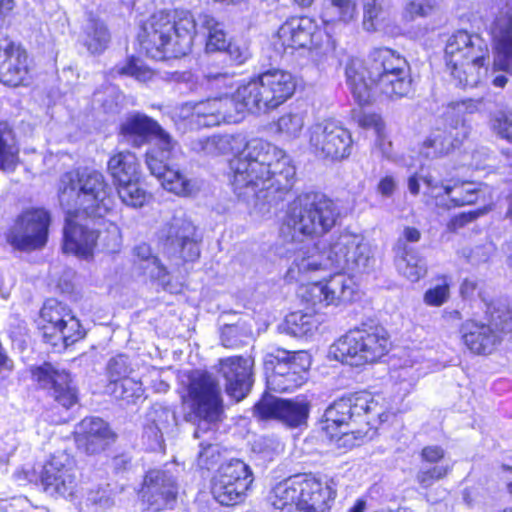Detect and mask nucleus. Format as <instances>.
<instances>
[{
	"label": "nucleus",
	"mask_w": 512,
	"mask_h": 512,
	"mask_svg": "<svg viewBox=\"0 0 512 512\" xmlns=\"http://www.w3.org/2000/svg\"><path fill=\"white\" fill-rule=\"evenodd\" d=\"M191 149L212 157L234 154L229 163L231 184L246 202L276 205L293 186L296 170L290 156L268 141H247L241 134L213 135L193 140Z\"/></svg>",
	"instance_id": "obj_1"
},
{
	"label": "nucleus",
	"mask_w": 512,
	"mask_h": 512,
	"mask_svg": "<svg viewBox=\"0 0 512 512\" xmlns=\"http://www.w3.org/2000/svg\"><path fill=\"white\" fill-rule=\"evenodd\" d=\"M207 36L206 52L224 51L229 41L224 25L212 15L203 13L194 18L184 9L159 11L144 24L138 39L147 56L155 60L178 58L186 55L197 33Z\"/></svg>",
	"instance_id": "obj_2"
},
{
	"label": "nucleus",
	"mask_w": 512,
	"mask_h": 512,
	"mask_svg": "<svg viewBox=\"0 0 512 512\" xmlns=\"http://www.w3.org/2000/svg\"><path fill=\"white\" fill-rule=\"evenodd\" d=\"M374 264L371 247L363 236L345 231L331 236L328 245L318 243L300 247L285 279L304 284L329 269L358 275L368 273Z\"/></svg>",
	"instance_id": "obj_3"
},
{
	"label": "nucleus",
	"mask_w": 512,
	"mask_h": 512,
	"mask_svg": "<svg viewBox=\"0 0 512 512\" xmlns=\"http://www.w3.org/2000/svg\"><path fill=\"white\" fill-rule=\"evenodd\" d=\"M188 395L194 418L198 420L194 438L201 439L208 435L199 443L197 464L200 468L209 470L221 457L219 445L210 441L222 412L221 390L210 374L195 371L190 376Z\"/></svg>",
	"instance_id": "obj_4"
},
{
	"label": "nucleus",
	"mask_w": 512,
	"mask_h": 512,
	"mask_svg": "<svg viewBox=\"0 0 512 512\" xmlns=\"http://www.w3.org/2000/svg\"><path fill=\"white\" fill-rule=\"evenodd\" d=\"M341 216L335 200L321 192H307L299 195L290 206L280 229L281 238L296 245V251L304 246L300 237H321L336 226Z\"/></svg>",
	"instance_id": "obj_5"
},
{
	"label": "nucleus",
	"mask_w": 512,
	"mask_h": 512,
	"mask_svg": "<svg viewBox=\"0 0 512 512\" xmlns=\"http://www.w3.org/2000/svg\"><path fill=\"white\" fill-rule=\"evenodd\" d=\"M111 187L96 170L70 171L60 178L58 198L65 213L100 222L111 210Z\"/></svg>",
	"instance_id": "obj_6"
},
{
	"label": "nucleus",
	"mask_w": 512,
	"mask_h": 512,
	"mask_svg": "<svg viewBox=\"0 0 512 512\" xmlns=\"http://www.w3.org/2000/svg\"><path fill=\"white\" fill-rule=\"evenodd\" d=\"M336 495L332 480L295 475L276 484L270 501L280 512H330Z\"/></svg>",
	"instance_id": "obj_7"
},
{
	"label": "nucleus",
	"mask_w": 512,
	"mask_h": 512,
	"mask_svg": "<svg viewBox=\"0 0 512 512\" xmlns=\"http://www.w3.org/2000/svg\"><path fill=\"white\" fill-rule=\"evenodd\" d=\"M447 68L462 87H475L487 74L489 48L478 34L459 30L451 35L445 46Z\"/></svg>",
	"instance_id": "obj_8"
},
{
	"label": "nucleus",
	"mask_w": 512,
	"mask_h": 512,
	"mask_svg": "<svg viewBox=\"0 0 512 512\" xmlns=\"http://www.w3.org/2000/svg\"><path fill=\"white\" fill-rule=\"evenodd\" d=\"M410 68L408 61L399 52L387 47L374 48L368 62L359 58H351L346 64L347 83L359 104L370 100V90L375 81L393 72L405 73Z\"/></svg>",
	"instance_id": "obj_9"
},
{
	"label": "nucleus",
	"mask_w": 512,
	"mask_h": 512,
	"mask_svg": "<svg viewBox=\"0 0 512 512\" xmlns=\"http://www.w3.org/2000/svg\"><path fill=\"white\" fill-rule=\"evenodd\" d=\"M296 83L291 73L279 69L268 70L256 79L240 85L235 100L241 109L250 112H266L290 98Z\"/></svg>",
	"instance_id": "obj_10"
},
{
	"label": "nucleus",
	"mask_w": 512,
	"mask_h": 512,
	"mask_svg": "<svg viewBox=\"0 0 512 512\" xmlns=\"http://www.w3.org/2000/svg\"><path fill=\"white\" fill-rule=\"evenodd\" d=\"M389 337L378 325L364 324L348 331L330 348L334 358L350 366L374 363L389 351Z\"/></svg>",
	"instance_id": "obj_11"
},
{
	"label": "nucleus",
	"mask_w": 512,
	"mask_h": 512,
	"mask_svg": "<svg viewBox=\"0 0 512 512\" xmlns=\"http://www.w3.org/2000/svg\"><path fill=\"white\" fill-rule=\"evenodd\" d=\"M40 317L44 341L58 351L66 349L85 336L79 319L66 304L57 299L45 301Z\"/></svg>",
	"instance_id": "obj_12"
},
{
	"label": "nucleus",
	"mask_w": 512,
	"mask_h": 512,
	"mask_svg": "<svg viewBox=\"0 0 512 512\" xmlns=\"http://www.w3.org/2000/svg\"><path fill=\"white\" fill-rule=\"evenodd\" d=\"M380 416V407L368 394L351 395L334 401L324 412V429L337 437L336 430L352 423L364 422L369 425L372 416Z\"/></svg>",
	"instance_id": "obj_13"
},
{
	"label": "nucleus",
	"mask_w": 512,
	"mask_h": 512,
	"mask_svg": "<svg viewBox=\"0 0 512 512\" xmlns=\"http://www.w3.org/2000/svg\"><path fill=\"white\" fill-rule=\"evenodd\" d=\"M308 366V356L303 352L290 353L284 349H276L268 353L265 367L272 370L267 377L269 389L279 393L292 391L304 383Z\"/></svg>",
	"instance_id": "obj_14"
},
{
	"label": "nucleus",
	"mask_w": 512,
	"mask_h": 512,
	"mask_svg": "<svg viewBox=\"0 0 512 512\" xmlns=\"http://www.w3.org/2000/svg\"><path fill=\"white\" fill-rule=\"evenodd\" d=\"M253 482L250 467L239 459L222 464L212 479L211 493L223 506H234L244 501Z\"/></svg>",
	"instance_id": "obj_15"
},
{
	"label": "nucleus",
	"mask_w": 512,
	"mask_h": 512,
	"mask_svg": "<svg viewBox=\"0 0 512 512\" xmlns=\"http://www.w3.org/2000/svg\"><path fill=\"white\" fill-rule=\"evenodd\" d=\"M308 142L313 153L324 159L342 160L351 154L352 137L339 122L325 119L308 128Z\"/></svg>",
	"instance_id": "obj_16"
},
{
	"label": "nucleus",
	"mask_w": 512,
	"mask_h": 512,
	"mask_svg": "<svg viewBox=\"0 0 512 512\" xmlns=\"http://www.w3.org/2000/svg\"><path fill=\"white\" fill-rule=\"evenodd\" d=\"M49 224L50 215L46 210H26L6 230V242L20 251L42 248L47 242Z\"/></svg>",
	"instance_id": "obj_17"
},
{
	"label": "nucleus",
	"mask_w": 512,
	"mask_h": 512,
	"mask_svg": "<svg viewBox=\"0 0 512 512\" xmlns=\"http://www.w3.org/2000/svg\"><path fill=\"white\" fill-rule=\"evenodd\" d=\"M159 239L170 257L193 262L200 256L197 228L184 215L173 216L159 231Z\"/></svg>",
	"instance_id": "obj_18"
},
{
	"label": "nucleus",
	"mask_w": 512,
	"mask_h": 512,
	"mask_svg": "<svg viewBox=\"0 0 512 512\" xmlns=\"http://www.w3.org/2000/svg\"><path fill=\"white\" fill-rule=\"evenodd\" d=\"M512 331V312L505 310L492 317V324L467 320L461 326L466 347L475 354H490L500 342V333Z\"/></svg>",
	"instance_id": "obj_19"
},
{
	"label": "nucleus",
	"mask_w": 512,
	"mask_h": 512,
	"mask_svg": "<svg viewBox=\"0 0 512 512\" xmlns=\"http://www.w3.org/2000/svg\"><path fill=\"white\" fill-rule=\"evenodd\" d=\"M40 480L45 492L51 496L72 498L79 491L76 462L65 452L54 454L44 464Z\"/></svg>",
	"instance_id": "obj_20"
},
{
	"label": "nucleus",
	"mask_w": 512,
	"mask_h": 512,
	"mask_svg": "<svg viewBox=\"0 0 512 512\" xmlns=\"http://www.w3.org/2000/svg\"><path fill=\"white\" fill-rule=\"evenodd\" d=\"M310 408L311 403L305 396L282 399L264 395L254 406V414L261 420L276 419L294 428L306 424Z\"/></svg>",
	"instance_id": "obj_21"
},
{
	"label": "nucleus",
	"mask_w": 512,
	"mask_h": 512,
	"mask_svg": "<svg viewBox=\"0 0 512 512\" xmlns=\"http://www.w3.org/2000/svg\"><path fill=\"white\" fill-rule=\"evenodd\" d=\"M356 293L355 281L345 272L337 271L329 279L309 283L302 297L312 306H329L351 302Z\"/></svg>",
	"instance_id": "obj_22"
},
{
	"label": "nucleus",
	"mask_w": 512,
	"mask_h": 512,
	"mask_svg": "<svg viewBox=\"0 0 512 512\" xmlns=\"http://www.w3.org/2000/svg\"><path fill=\"white\" fill-rule=\"evenodd\" d=\"M489 31L494 43V67L508 71L512 65V0H497Z\"/></svg>",
	"instance_id": "obj_23"
},
{
	"label": "nucleus",
	"mask_w": 512,
	"mask_h": 512,
	"mask_svg": "<svg viewBox=\"0 0 512 512\" xmlns=\"http://www.w3.org/2000/svg\"><path fill=\"white\" fill-rule=\"evenodd\" d=\"M325 37L327 36L311 18L292 17L279 27L275 45H280L284 50L288 48L312 50L320 48Z\"/></svg>",
	"instance_id": "obj_24"
},
{
	"label": "nucleus",
	"mask_w": 512,
	"mask_h": 512,
	"mask_svg": "<svg viewBox=\"0 0 512 512\" xmlns=\"http://www.w3.org/2000/svg\"><path fill=\"white\" fill-rule=\"evenodd\" d=\"M435 199L437 207L449 210L455 207L474 204L479 197V185L473 182L455 181L453 184H444L435 181L432 176L422 178Z\"/></svg>",
	"instance_id": "obj_25"
},
{
	"label": "nucleus",
	"mask_w": 512,
	"mask_h": 512,
	"mask_svg": "<svg viewBox=\"0 0 512 512\" xmlns=\"http://www.w3.org/2000/svg\"><path fill=\"white\" fill-rule=\"evenodd\" d=\"M143 498L155 511L173 508L178 486L175 477L166 470H150L144 479Z\"/></svg>",
	"instance_id": "obj_26"
},
{
	"label": "nucleus",
	"mask_w": 512,
	"mask_h": 512,
	"mask_svg": "<svg viewBox=\"0 0 512 512\" xmlns=\"http://www.w3.org/2000/svg\"><path fill=\"white\" fill-rule=\"evenodd\" d=\"M28 75L26 50L7 37L0 38V82L16 87L24 84Z\"/></svg>",
	"instance_id": "obj_27"
},
{
	"label": "nucleus",
	"mask_w": 512,
	"mask_h": 512,
	"mask_svg": "<svg viewBox=\"0 0 512 512\" xmlns=\"http://www.w3.org/2000/svg\"><path fill=\"white\" fill-rule=\"evenodd\" d=\"M79 214L66 213L63 230V250L79 257L87 258L92 255L97 244L96 228L89 227L88 223L81 224L77 221ZM95 225H106V222H94Z\"/></svg>",
	"instance_id": "obj_28"
},
{
	"label": "nucleus",
	"mask_w": 512,
	"mask_h": 512,
	"mask_svg": "<svg viewBox=\"0 0 512 512\" xmlns=\"http://www.w3.org/2000/svg\"><path fill=\"white\" fill-rule=\"evenodd\" d=\"M469 129L464 119L458 118L454 125L437 128L422 143L419 154L426 159H437L449 154L468 136Z\"/></svg>",
	"instance_id": "obj_29"
},
{
	"label": "nucleus",
	"mask_w": 512,
	"mask_h": 512,
	"mask_svg": "<svg viewBox=\"0 0 512 512\" xmlns=\"http://www.w3.org/2000/svg\"><path fill=\"white\" fill-rule=\"evenodd\" d=\"M253 361L239 356L220 360V372L225 379L227 394L236 401L242 400L250 391Z\"/></svg>",
	"instance_id": "obj_30"
},
{
	"label": "nucleus",
	"mask_w": 512,
	"mask_h": 512,
	"mask_svg": "<svg viewBox=\"0 0 512 512\" xmlns=\"http://www.w3.org/2000/svg\"><path fill=\"white\" fill-rule=\"evenodd\" d=\"M114 440L108 423L99 417H86L77 425L76 442L86 454H99Z\"/></svg>",
	"instance_id": "obj_31"
},
{
	"label": "nucleus",
	"mask_w": 512,
	"mask_h": 512,
	"mask_svg": "<svg viewBox=\"0 0 512 512\" xmlns=\"http://www.w3.org/2000/svg\"><path fill=\"white\" fill-rule=\"evenodd\" d=\"M233 106L238 112L245 110L241 109L240 104L237 105L235 93L232 97L224 96L195 103L192 106L191 122L199 127L217 126L222 122L230 121Z\"/></svg>",
	"instance_id": "obj_32"
},
{
	"label": "nucleus",
	"mask_w": 512,
	"mask_h": 512,
	"mask_svg": "<svg viewBox=\"0 0 512 512\" xmlns=\"http://www.w3.org/2000/svg\"><path fill=\"white\" fill-rule=\"evenodd\" d=\"M34 375L42 387L51 390L55 401L64 408L69 409L77 403V389L66 371H59L50 364H45L39 367Z\"/></svg>",
	"instance_id": "obj_33"
},
{
	"label": "nucleus",
	"mask_w": 512,
	"mask_h": 512,
	"mask_svg": "<svg viewBox=\"0 0 512 512\" xmlns=\"http://www.w3.org/2000/svg\"><path fill=\"white\" fill-rule=\"evenodd\" d=\"M176 424L173 411L159 403L153 404L146 413L143 426V438L147 439L152 450L162 448L164 434L169 433Z\"/></svg>",
	"instance_id": "obj_34"
},
{
	"label": "nucleus",
	"mask_w": 512,
	"mask_h": 512,
	"mask_svg": "<svg viewBox=\"0 0 512 512\" xmlns=\"http://www.w3.org/2000/svg\"><path fill=\"white\" fill-rule=\"evenodd\" d=\"M160 131V125L145 114L134 113L120 125V136L133 147L147 144Z\"/></svg>",
	"instance_id": "obj_35"
},
{
	"label": "nucleus",
	"mask_w": 512,
	"mask_h": 512,
	"mask_svg": "<svg viewBox=\"0 0 512 512\" xmlns=\"http://www.w3.org/2000/svg\"><path fill=\"white\" fill-rule=\"evenodd\" d=\"M396 266L401 275L411 282H418L427 274V264L418 252L398 240Z\"/></svg>",
	"instance_id": "obj_36"
},
{
	"label": "nucleus",
	"mask_w": 512,
	"mask_h": 512,
	"mask_svg": "<svg viewBox=\"0 0 512 512\" xmlns=\"http://www.w3.org/2000/svg\"><path fill=\"white\" fill-rule=\"evenodd\" d=\"M107 170L117 184L139 180L138 159L128 150L113 154L108 160Z\"/></svg>",
	"instance_id": "obj_37"
},
{
	"label": "nucleus",
	"mask_w": 512,
	"mask_h": 512,
	"mask_svg": "<svg viewBox=\"0 0 512 512\" xmlns=\"http://www.w3.org/2000/svg\"><path fill=\"white\" fill-rule=\"evenodd\" d=\"M380 91L389 98H401L407 96L412 90L410 68L405 73L393 72L382 76L375 81Z\"/></svg>",
	"instance_id": "obj_38"
},
{
	"label": "nucleus",
	"mask_w": 512,
	"mask_h": 512,
	"mask_svg": "<svg viewBox=\"0 0 512 512\" xmlns=\"http://www.w3.org/2000/svg\"><path fill=\"white\" fill-rule=\"evenodd\" d=\"M18 152L12 130L6 123L0 122V169L13 171L18 162Z\"/></svg>",
	"instance_id": "obj_39"
},
{
	"label": "nucleus",
	"mask_w": 512,
	"mask_h": 512,
	"mask_svg": "<svg viewBox=\"0 0 512 512\" xmlns=\"http://www.w3.org/2000/svg\"><path fill=\"white\" fill-rule=\"evenodd\" d=\"M318 325L319 320L314 315L297 311L286 316L284 331L294 337H305L312 335Z\"/></svg>",
	"instance_id": "obj_40"
},
{
	"label": "nucleus",
	"mask_w": 512,
	"mask_h": 512,
	"mask_svg": "<svg viewBox=\"0 0 512 512\" xmlns=\"http://www.w3.org/2000/svg\"><path fill=\"white\" fill-rule=\"evenodd\" d=\"M389 17L385 0L363 1V28L367 32L380 30Z\"/></svg>",
	"instance_id": "obj_41"
},
{
	"label": "nucleus",
	"mask_w": 512,
	"mask_h": 512,
	"mask_svg": "<svg viewBox=\"0 0 512 512\" xmlns=\"http://www.w3.org/2000/svg\"><path fill=\"white\" fill-rule=\"evenodd\" d=\"M84 33L83 44L91 54H99L106 49L110 35L104 23L90 20Z\"/></svg>",
	"instance_id": "obj_42"
},
{
	"label": "nucleus",
	"mask_w": 512,
	"mask_h": 512,
	"mask_svg": "<svg viewBox=\"0 0 512 512\" xmlns=\"http://www.w3.org/2000/svg\"><path fill=\"white\" fill-rule=\"evenodd\" d=\"M357 15L356 3L352 0H330L323 12L325 21L344 24L355 21Z\"/></svg>",
	"instance_id": "obj_43"
},
{
	"label": "nucleus",
	"mask_w": 512,
	"mask_h": 512,
	"mask_svg": "<svg viewBox=\"0 0 512 512\" xmlns=\"http://www.w3.org/2000/svg\"><path fill=\"white\" fill-rule=\"evenodd\" d=\"M164 189L177 195L190 196L195 192V185L177 170L168 167L158 178Z\"/></svg>",
	"instance_id": "obj_44"
},
{
	"label": "nucleus",
	"mask_w": 512,
	"mask_h": 512,
	"mask_svg": "<svg viewBox=\"0 0 512 512\" xmlns=\"http://www.w3.org/2000/svg\"><path fill=\"white\" fill-rule=\"evenodd\" d=\"M117 191L121 201L133 208L144 206L150 198V195L140 187L138 180L117 184Z\"/></svg>",
	"instance_id": "obj_45"
},
{
	"label": "nucleus",
	"mask_w": 512,
	"mask_h": 512,
	"mask_svg": "<svg viewBox=\"0 0 512 512\" xmlns=\"http://www.w3.org/2000/svg\"><path fill=\"white\" fill-rule=\"evenodd\" d=\"M305 124L303 112H289L283 114L277 121V131L289 139L299 137Z\"/></svg>",
	"instance_id": "obj_46"
},
{
	"label": "nucleus",
	"mask_w": 512,
	"mask_h": 512,
	"mask_svg": "<svg viewBox=\"0 0 512 512\" xmlns=\"http://www.w3.org/2000/svg\"><path fill=\"white\" fill-rule=\"evenodd\" d=\"M112 393L116 398L130 403L141 398L144 394V389L140 381L127 377L113 383Z\"/></svg>",
	"instance_id": "obj_47"
},
{
	"label": "nucleus",
	"mask_w": 512,
	"mask_h": 512,
	"mask_svg": "<svg viewBox=\"0 0 512 512\" xmlns=\"http://www.w3.org/2000/svg\"><path fill=\"white\" fill-rule=\"evenodd\" d=\"M450 298V283L447 277L441 278V283L436 284L426 290L423 301L426 305L439 307L445 304Z\"/></svg>",
	"instance_id": "obj_48"
},
{
	"label": "nucleus",
	"mask_w": 512,
	"mask_h": 512,
	"mask_svg": "<svg viewBox=\"0 0 512 512\" xmlns=\"http://www.w3.org/2000/svg\"><path fill=\"white\" fill-rule=\"evenodd\" d=\"M492 131L500 138L512 142V111H498L490 119Z\"/></svg>",
	"instance_id": "obj_49"
},
{
	"label": "nucleus",
	"mask_w": 512,
	"mask_h": 512,
	"mask_svg": "<svg viewBox=\"0 0 512 512\" xmlns=\"http://www.w3.org/2000/svg\"><path fill=\"white\" fill-rule=\"evenodd\" d=\"M134 254L140 260L147 262L146 268L152 265L153 269L151 270V274L164 281V277L167 274V270L161 264L160 260L157 257L152 256L151 248L149 245H147L146 243L137 245L134 248Z\"/></svg>",
	"instance_id": "obj_50"
},
{
	"label": "nucleus",
	"mask_w": 512,
	"mask_h": 512,
	"mask_svg": "<svg viewBox=\"0 0 512 512\" xmlns=\"http://www.w3.org/2000/svg\"><path fill=\"white\" fill-rule=\"evenodd\" d=\"M97 241L99 240L103 249L109 253H115L119 250L121 244V237L118 227L109 223L105 226V230L101 231L96 228Z\"/></svg>",
	"instance_id": "obj_51"
},
{
	"label": "nucleus",
	"mask_w": 512,
	"mask_h": 512,
	"mask_svg": "<svg viewBox=\"0 0 512 512\" xmlns=\"http://www.w3.org/2000/svg\"><path fill=\"white\" fill-rule=\"evenodd\" d=\"M131 370L128 357L122 354L111 358L107 364V373L112 383L127 378Z\"/></svg>",
	"instance_id": "obj_52"
},
{
	"label": "nucleus",
	"mask_w": 512,
	"mask_h": 512,
	"mask_svg": "<svg viewBox=\"0 0 512 512\" xmlns=\"http://www.w3.org/2000/svg\"><path fill=\"white\" fill-rule=\"evenodd\" d=\"M450 471L448 466L436 465L431 468H421L417 475L416 480L422 488L431 487L436 481L444 478Z\"/></svg>",
	"instance_id": "obj_53"
},
{
	"label": "nucleus",
	"mask_w": 512,
	"mask_h": 512,
	"mask_svg": "<svg viewBox=\"0 0 512 512\" xmlns=\"http://www.w3.org/2000/svg\"><path fill=\"white\" fill-rule=\"evenodd\" d=\"M119 74L129 75L136 80L146 82L152 78V71L135 58H130L126 64L117 69Z\"/></svg>",
	"instance_id": "obj_54"
},
{
	"label": "nucleus",
	"mask_w": 512,
	"mask_h": 512,
	"mask_svg": "<svg viewBox=\"0 0 512 512\" xmlns=\"http://www.w3.org/2000/svg\"><path fill=\"white\" fill-rule=\"evenodd\" d=\"M104 94L107 95V99H104L103 93L97 91L94 93V100L98 103H101L104 110L108 113H116L118 112L119 99L121 95L118 90L114 86H107L105 88Z\"/></svg>",
	"instance_id": "obj_55"
},
{
	"label": "nucleus",
	"mask_w": 512,
	"mask_h": 512,
	"mask_svg": "<svg viewBox=\"0 0 512 512\" xmlns=\"http://www.w3.org/2000/svg\"><path fill=\"white\" fill-rule=\"evenodd\" d=\"M436 7L434 0H414L407 4L406 13L411 19L416 17H426L430 15Z\"/></svg>",
	"instance_id": "obj_56"
},
{
	"label": "nucleus",
	"mask_w": 512,
	"mask_h": 512,
	"mask_svg": "<svg viewBox=\"0 0 512 512\" xmlns=\"http://www.w3.org/2000/svg\"><path fill=\"white\" fill-rule=\"evenodd\" d=\"M168 160L163 156L157 155V152L151 150L146 154V163L151 174L159 178L163 175L164 171L169 167Z\"/></svg>",
	"instance_id": "obj_57"
},
{
	"label": "nucleus",
	"mask_w": 512,
	"mask_h": 512,
	"mask_svg": "<svg viewBox=\"0 0 512 512\" xmlns=\"http://www.w3.org/2000/svg\"><path fill=\"white\" fill-rule=\"evenodd\" d=\"M153 138L157 140V149H153L157 152V155L170 159L174 143L169 134L160 127V131L157 132Z\"/></svg>",
	"instance_id": "obj_58"
},
{
	"label": "nucleus",
	"mask_w": 512,
	"mask_h": 512,
	"mask_svg": "<svg viewBox=\"0 0 512 512\" xmlns=\"http://www.w3.org/2000/svg\"><path fill=\"white\" fill-rule=\"evenodd\" d=\"M488 210H489L488 207H484V208L477 209L474 211L460 213L459 215H456L450 221V227L452 229H458V228L464 227L468 223H471L472 221L476 220L478 217L486 214L488 212Z\"/></svg>",
	"instance_id": "obj_59"
},
{
	"label": "nucleus",
	"mask_w": 512,
	"mask_h": 512,
	"mask_svg": "<svg viewBox=\"0 0 512 512\" xmlns=\"http://www.w3.org/2000/svg\"><path fill=\"white\" fill-rule=\"evenodd\" d=\"M224 51H226L230 59L237 65L243 64L250 56L247 47L232 41H229Z\"/></svg>",
	"instance_id": "obj_60"
},
{
	"label": "nucleus",
	"mask_w": 512,
	"mask_h": 512,
	"mask_svg": "<svg viewBox=\"0 0 512 512\" xmlns=\"http://www.w3.org/2000/svg\"><path fill=\"white\" fill-rule=\"evenodd\" d=\"M396 189L397 182L392 175H386L377 184V192L385 198L392 197Z\"/></svg>",
	"instance_id": "obj_61"
},
{
	"label": "nucleus",
	"mask_w": 512,
	"mask_h": 512,
	"mask_svg": "<svg viewBox=\"0 0 512 512\" xmlns=\"http://www.w3.org/2000/svg\"><path fill=\"white\" fill-rule=\"evenodd\" d=\"M88 501L100 508H108L111 506L112 501L108 492L104 488H98L97 491L91 490L88 494Z\"/></svg>",
	"instance_id": "obj_62"
},
{
	"label": "nucleus",
	"mask_w": 512,
	"mask_h": 512,
	"mask_svg": "<svg viewBox=\"0 0 512 512\" xmlns=\"http://www.w3.org/2000/svg\"><path fill=\"white\" fill-rule=\"evenodd\" d=\"M278 447V442L271 438L262 437L254 443L253 450L259 453H263L266 457H270Z\"/></svg>",
	"instance_id": "obj_63"
},
{
	"label": "nucleus",
	"mask_w": 512,
	"mask_h": 512,
	"mask_svg": "<svg viewBox=\"0 0 512 512\" xmlns=\"http://www.w3.org/2000/svg\"><path fill=\"white\" fill-rule=\"evenodd\" d=\"M365 433L361 430H345L341 431V436L338 438V441H341L343 445L348 447H354L360 444Z\"/></svg>",
	"instance_id": "obj_64"
}]
</instances>
